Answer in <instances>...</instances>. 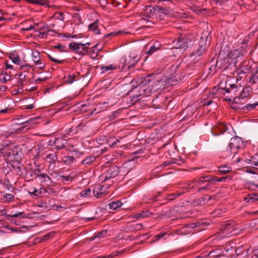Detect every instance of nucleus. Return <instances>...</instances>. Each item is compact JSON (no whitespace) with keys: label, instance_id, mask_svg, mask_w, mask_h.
<instances>
[{"label":"nucleus","instance_id":"f257e3e1","mask_svg":"<svg viewBox=\"0 0 258 258\" xmlns=\"http://www.w3.org/2000/svg\"><path fill=\"white\" fill-rule=\"evenodd\" d=\"M193 37L191 35L181 34L173 41L175 47L178 49H187L189 46L192 45Z\"/></svg>","mask_w":258,"mask_h":258},{"label":"nucleus","instance_id":"f03ea898","mask_svg":"<svg viewBox=\"0 0 258 258\" xmlns=\"http://www.w3.org/2000/svg\"><path fill=\"white\" fill-rule=\"evenodd\" d=\"M210 33L208 31L203 32L202 34L201 39L199 42V47L195 52L190 54L191 57L195 56H200L206 50V42L209 40L210 43L211 36H209Z\"/></svg>","mask_w":258,"mask_h":258},{"label":"nucleus","instance_id":"7ed1b4c3","mask_svg":"<svg viewBox=\"0 0 258 258\" xmlns=\"http://www.w3.org/2000/svg\"><path fill=\"white\" fill-rule=\"evenodd\" d=\"M243 144V142L240 137H235L230 139L229 144V148L231 152L236 153L237 150L240 149Z\"/></svg>","mask_w":258,"mask_h":258},{"label":"nucleus","instance_id":"20e7f679","mask_svg":"<svg viewBox=\"0 0 258 258\" xmlns=\"http://www.w3.org/2000/svg\"><path fill=\"white\" fill-rule=\"evenodd\" d=\"M119 173V167L116 166H111L102 175L104 177V181L116 176Z\"/></svg>","mask_w":258,"mask_h":258},{"label":"nucleus","instance_id":"39448f33","mask_svg":"<svg viewBox=\"0 0 258 258\" xmlns=\"http://www.w3.org/2000/svg\"><path fill=\"white\" fill-rule=\"evenodd\" d=\"M158 3H162L161 5H157V7L159 8L158 9H157V14H163L165 15L168 14L170 11V10L169 9V7H163V5H165V4H163L164 2H167L168 3L167 5H169L170 4H171L172 1L171 0H156Z\"/></svg>","mask_w":258,"mask_h":258},{"label":"nucleus","instance_id":"423d86ee","mask_svg":"<svg viewBox=\"0 0 258 258\" xmlns=\"http://www.w3.org/2000/svg\"><path fill=\"white\" fill-rule=\"evenodd\" d=\"M243 100L242 98H241L239 96L235 97L234 98V100L232 103H231V108L235 110H243L244 108V106L243 105V103L241 102V100Z\"/></svg>","mask_w":258,"mask_h":258},{"label":"nucleus","instance_id":"0eeeda50","mask_svg":"<svg viewBox=\"0 0 258 258\" xmlns=\"http://www.w3.org/2000/svg\"><path fill=\"white\" fill-rule=\"evenodd\" d=\"M25 116H21L20 118H16L14 119L15 121V123L19 125H22V124H25L21 128H19V130H20L21 128H23L25 127H27L28 126H30L32 125V122L33 121V120L35 119L34 118H32L30 119L26 120L23 118H25Z\"/></svg>","mask_w":258,"mask_h":258},{"label":"nucleus","instance_id":"6e6552de","mask_svg":"<svg viewBox=\"0 0 258 258\" xmlns=\"http://www.w3.org/2000/svg\"><path fill=\"white\" fill-rule=\"evenodd\" d=\"M12 154L13 161L15 160L16 163L20 164L21 160H22L23 155L21 149L18 147H15L14 148L12 149Z\"/></svg>","mask_w":258,"mask_h":258},{"label":"nucleus","instance_id":"1a4fd4ad","mask_svg":"<svg viewBox=\"0 0 258 258\" xmlns=\"http://www.w3.org/2000/svg\"><path fill=\"white\" fill-rule=\"evenodd\" d=\"M104 188V186L100 184L95 185L93 189V193L94 196L97 198H102L105 196L107 193L105 192Z\"/></svg>","mask_w":258,"mask_h":258},{"label":"nucleus","instance_id":"9d476101","mask_svg":"<svg viewBox=\"0 0 258 258\" xmlns=\"http://www.w3.org/2000/svg\"><path fill=\"white\" fill-rule=\"evenodd\" d=\"M220 229L223 233L226 234H231L232 235L235 234V233L234 232L235 231V229L234 227L233 223L232 222H228L224 225H222Z\"/></svg>","mask_w":258,"mask_h":258},{"label":"nucleus","instance_id":"9b49d317","mask_svg":"<svg viewBox=\"0 0 258 258\" xmlns=\"http://www.w3.org/2000/svg\"><path fill=\"white\" fill-rule=\"evenodd\" d=\"M81 45H83L82 43H77L72 42L69 45V47L72 52L78 53L79 55H84L85 52L80 50Z\"/></svg>","mask_w":258,"mask_h":258},{"label":"nucleus","instance_id":"f8f14e48","mask_svg":"<svg viewBox=\"0 0 258 258\" xmlns=\"http://www.w3.org/2000/svg\"><path fill=\"white\" fill-rule=\"evenodd\" d=\"M209 225V223H207L206 222H204L203 220H199L196 221L195 223H188L186 224V227L189 228H199L200 227H202L199 229H198L197 231H200L204 230V228L203 227L205 226H207Z\"/></svg>","mask_w":258,"mask_h":258},{"label":"nucleus","instance_id":"ddd939ff","mask_svg":"<svg viewBox=\"0 0 258 258\" xmlns=\"http://www.w3.org/2000/svg\"><path fill=\"white\" fill-rule=\"evenodd\" d=\"M67 144V140L61 138L56 139L54 142V146L56 150L65 148Z\"/></svg>","mask_w":258,"mask_h":258},{"label":"nucleus","instance_id":"4468645a","mask_svg":"<svg viewBox=\"0 0 258 258\" xmlns=\"http://www.w3.org/2000/svg\"><path fill=\"white\" fill-rule=\"evenodd\" d=\"M138 62V61H136L134 59L132 58H129L128 60L126 59L123 64L122 69L130 71L131 69L135 68V66Z\"/></svg>","mask_w":258,"mask_h":258},{"label":"nucleus","instance_id":"2eb2a0df","mask_svg":"<svg viewBox=\"0 0 258 258\" xmlns=\"http://www.w3.org/2000/svg\"><path fill=\"white\" fill-rule=\"evenodd\" d=\"M159 8L157 7V5H155L154 6H146L144 9V11L146 15H148L149 17H151L154 15H156L157 14V9Z\"/></svg>","mask_w":258,"mask_h":258},{"label":"nucleus","instance_id":"dca6fc26","mask_svg":"<svg viewBox=\"0 0 258 258\" xmlns=\"http://www.w3.org/2000/svg\"><path fill=\"white\" fill-rule=\"evenodd\" d=\"M143 227L142 223L132 224L126 226L125 230L126 232H132L141 230Z\"/></svg>","mask_w":258,"mask_h":258},{"label":"nucleus","instance_id":"f3484780","mask_svg":"<svg viewBox=\"0 0 258 258\" xmlns=\"http://www.w3.org/2000/svg\"><path fill=\"white\" fill-rule=\"evenodd\" d=\"M46 160L49 163V167H52L53 168L54 167L55 162L57 159V156L56 153L48 154L46 157Z\"/></svg>","mask_w":258,"mask_h":258},{"label":"nucleus","instance_id":"a211bd4d","mask_svg":"<svg viewBox=\"0 0 258 258\" xmlns=\"http://www.w3.org/2000/svg\"><path fill=\"white\" fill-rule=\"evenodd\" d=\"M197 181V184H198V186H200L203 185L205 183L207 182H211V180L212 179L211 178V175H205L201 176L199 179L196 178Z\"/></svg>","mask_w":258,"mask_h":258},{"label":"nucleus","instance_id":"6ab92c4d","mask_svg":"<svg viewBox=\"0 0 258 258\" xmlns=\"http://www.w3.org/2000/svg\"><path fill=\"white\" fill-rule=\"evenodd\" d=\"M34 174H35V176L34 177V179H36L37 177L43 179L44 181H46L47 179L48 180H50L51 178L49 176H48L45 173H41V171L40 169H36L35 171H34Z\"/></svg>","mask_w":258,"mask_h":258},{"label":"nucleus","instance_id":"aec40b11","mask_svg":"<svg viewBox=\"0 0 258 258\" xmlns=\"http://www.w3.org/2000/svg\"><path fill=\"white\" fill-rule=\"evenodd\" d=\"M252 88L250 86L245 87L243 89L242 91L240 92L239 96L242 99H244L248 97L252 93Z\"/></svg>","mask_w":258,"mask_h":258},{"label":"nucleus","instance_id":"412c9836","mask_svg":"<svg viewBox=\"0 0 258 258\" xmlns=\"http://www.w3.org/2000/svg\"><path fill=\"white\" fill-rule=\"evenodd\" d=\"M211 198L212 197L206 195L198 199L195 203L198 205L204 206L211 199Z\"/></svg>","mask_w":258,"mask_h":258},{"label":"nucleus","instance_id":"4be33fe9","mask_svg":"<svg viewBox=\"0 0 258 258\" xmlns=\"http://www.w3.org/2000/svg\"><path fill=\"white\" fill-rule=\"evenodd\" d=\"M153 215L152 213H149L148 211H141L140 213H133L132 215V218L139 219L141 218L148 217L149 215Z\"/></svg>","mask_w":258,"mask_h":258},{"label":"nucleus","instance_id":"5701e85b","mask_svg":"<svg viewBox=\"0 0 258 258\" xmlns=\"http://www.w3.org/2000/svg\"><path fill=\"white\" fill-rule=\"evenodd\" d=\"M98 20H96L93 23L90 24L88 26L89 31L93 32L96 34H98L100 33V30L98 27Z\"/></svg>","mask_w":258,"mask_h":258},{"label":"nucleus","instance_id":"b1692460","mask_svg":"<svg viewBox=\"0 0 258 258\" xmlns=\"http://www.w3.org/2000/svg\"><path fill=\"white\" fill-rule=\"evenodd\" d=\"M164 100V97L162 95H158L156 98H154L152 100L153 105L156 106V108H159L162 106L164 103L163 101L159 102V100Z\"/></svg>","mask_w":258,"mask_h":258},{"label":"nucleus","instance_id":"393cba45","mask_svg":"<svg viewBox=\"0 0 258 258\" xmlns=\"http://www.w3.org/2000/svg\"><path fill=\"white\" fill-rule=\"evenodd\" d=\"M244 201L246 203L248 202H254L258 201V194L257 193H251L247 195L244 198Z\"/></svg>","mask_w":258,"mask_h":258},{"label":"nucleus","instance_id":"a878e982","mask_svg":"<svg viewBox=\"0 0 258 258\" xmlns=\"http://www.w3.org/2000/svg\"><path fill=\"white\" fill-rule=\"evenodd\" d=\"M96 159V157L93 155L88 156L86 158L83 160L81 162L82 165H90L93 163Z\"/></svg>","mask_w":258,"mask_h":258},{"label":"nucleus","instance_id":"bb28decb","mask_svg":"<svg viewBox=\"0 0 258 258\" xmlns=\"http://www.w3.org/2000/svg\"><path fill=\"white\" fill-rule=\"evenodd\" d=\"M197 183L196 179L195 178V179H194L192 180H190V181L186 182L185 185V188L187 189H194L195 188L199 187L198 184H197Z\"/></svg>","mask_w":258,"mask_h":258},{"label":"nucleus","instance_id":"cd10ccee","mask_svg":"<svg viewBox=\"0 0 258 258\" xmlns=\"http://www.w3.org/2000/svg\"><path fill=\"white\" fill-rule=\"evenodd\" d=\"M122 205L120 201H113L108 204L109 208L112 210H116L120 208Z\"/></svg>","mask_w":258,"mask_h":258},{"label":"nucleus","instance_id":"c85d7f7f","mask_svg":"<svg viewBox=\"0 0 258 258\" xmlns=\"http://www.w3.org/2000/svg\"><path fill=\"white\" fill-rule=\"evenodd\" d=\"M18 75V81L16 85L17 87H22L23 86V82L26 79V75L20 73L19 75L16 74V76Z\"/></svg>","mask_w":258,"mask_h":258},{"label":"nucleus","instance_id":"c756f323","mask_svg":"<svg viewBox=\"0 0 258 258\" xmlns=\"http://www.w3.org/2000/svg\"><path fill=\"white\" fill-rule=\"evenodd\" d=\"M97 68H100L102 73H104L107 71H108L111 70H115L116 69V67L115 66H113V64H110L107 66H97Z\"/></svg>","mask_w":258,"mask_h":258},{"label":"nucleus","instance_id":"7c9ffc66","mask_svg":"<svg viewBox=\"0 0 258 258\" xmlns=\"http://www.w3.org/2000/svg\"><path fill=\"white\" fill-rule=\"evenodd\" d=\"M202 63H199V60L195 61L194 63H190L187 65V67L191 70H197L201 68Z\"/></svg>","mask_w":258,"mask_h":258},{"label":"nucleus","instance_id":"2f4dec72","mask_svg":"<svg viewBox=\"0 0 258 258\" xmlns=\"http://www.w3.org/2000/svg\"><path fill=\"white\" fill-rule=\"evenodd\" d=\"M10 58L12 60L14 63L19 64L21 60L20 59L18 54L14 52L11 53L10 55Z\"/></svg>","mask_w":258,"mask_h":258},{"label":"nucleus","instance_id":"473e14b6","mask_svg":"<svg viewBox=\"0 0 258 258\" xmlns=\"http://www.w3.org/2000/svg\"><path fill=\"white\" fill-rule=\"evenodd\" d=\"M142 95L143 94L141 91H140V93L133 94L131 98V101H132L133 103L139 102L142 99L141 97L142 96Z\"/></svg>","mask_w":258,"mask_h":258},{"label":"nucleus","instance_id":"72a5a7b5","mask_svg":"<svg viewBox=\"0 0 258 258\" xmlns=\"http://www.w3.org/2000/svg\"><path fill=\"white\" fill-rule=\"evenodd\" d=\"M231 167L227 166H223L219 167L218 171L221 174H225L231 171Z\"/></svg>","mask_w":258,"mask_h":258},{"label":"nucleus","instance_id":"f704fd0d","mask_svg":"<svg viewBox=\"0 0 258 258\" xmlns=\"http://www.w3.org/2000/svg\"><path fill=\"white\" fill-rule=\"evenodd\" d=\"M39 54V52L38 51L33 52L32 54L33 60L36 64H38L40 60V57Z\"/></svg>","mask_w":258,"mask_h":258},{"label":"nucleus","instance_id":"c9c22d12","mask_svg":"<svg viewBox=\"0 0 258 258\" xmlns=\"http://www.w3.org/2000/svg\"><path fill=\"white\" fill-rule=\"evenodd\" d=\"M30 196L34 199L40 198V196L39 195L38 189L34 187L33 191H28Z\"/></svg>","mask_w":258,"mask_h":258},{"label":"nucleus","instance_id":"e433bc0d","mask_svg":"<svg viewBox=\"0 0 258 258\" xmlns=\"http://www.w3.org/2000/svg\"><path fill=\"white\" fill-rule=\"evenodd\" d=\"M258 105V102L254 103L253 104H247V105L244 106V108L243 109V111H250L252 110L255 108L256 106Z\"/></svg>","mask_w":258,"mask_h":258},{"label":"nucleus","instance_id":"4c0bfd02","mask_svg":"<svg viewBox=\"0 0 258 258\" xmlns=\"http://www.w3.org/2000/svg\"><path fill=\"white\" fill-rule=\"evenodd\" d=\"M227 176H225V177H217L216 176H213V175H211V178L212 179V180H211V183H213L214 184V182H217V181H218V182H222V181H225V180L227 178Z\"/></svg>","mask_w":258,"mask_h":258},{"label":"nucleus","instance_id":"58836bf2","mask_svg":"<svg viewBox=\"0 0 258 258\" xmlns=\"http://www.w3.org/2000/svg\"><path fill=\"white\" fill-rule=\"evenodd\" d=\"M211 182H208L205 186H202L198 188V192H201L202 190H210L212 188Z\"/></svg>","mask_w":258,"mask_h":258},{"label":"nucleus","instance_id":"ea45409f","mask_svg":"<svg viewBox=\"0 0 258 258\" xmlns=\"http://www.w3.org/2000/svg\"><path fill=\"white\" fill-rule=\"evenodd\" d=\"M235 252L236 256H242L243 255H246L244 253V248L243 246H239L235 248Z\"/></svg>","mask_w":258,"mask_h":258},{"label":"nucleus","instance_id":"a19ab883","mask_svg":"<svg viewBox=\"0 0 258 258\" xmlns=\"http://www.w3.org/2000/svg\"><path fill=\"white\" fill-rule=\"evenodd\" d=\"M140 58V55L137 52H132L129 56V58H132L136 61H139Z\"/></svg>","mask_w":258,"mask_h":258},{"label":"nucleus","instance_id":"79ce46f5","mask_svg":"<svg viewBox=\"0 0 258 258\" xmlns=\"http://www.w3.org/2000/svg\"><path fill=\"white\" fill-rule=\"evenodd\" d=\"M4 153V157L6 160L13 161L12 150L11 151H5Z\"/></svg>","mask_w":258,"mask_h":258},{"label":"nucleus","instance_id":"37998d69","mask_svg":"<svg viewBox=\"0 0 258 258\" xmlns=\"http://www.w3.org/2000/svg\"><path fill=\"white\" fill-rule=\"evenodd\" d=\"M186 112V115L184 116L183 118H182L183 120H187L189 117L192 116V115L194 114V112L192 110H190L188 108H186L185 110L183 111L184 112Z\"/></svg>","mask_w":258,"mask_h":258},{"label":"nucleus","instance_id":"c03bdc74","mask_svg":"<svg viewBox=\"0 0 258 258\" xmlns=\"http://www.w3.org/2000/svg\"><path fill=\"white\" fill-rule=\"evenodd\" d=\"M217 128L219 130L221 134L226 132L227 130L226 125L223 123H221L218 124Z\"/></svg>","mask_w":258,"mask_h":258},{"label":"nucleus","instance_id":"a18cd8bd","mask_svg":"<svg viewBox=\"0 0 258 258\" xmlns=\"http://www.w3.org/2000/svg\"><path fill=\"white\" fill-rule=\"evenodd\" d=\"M218 87L219 89H220L221 90H225L226 93H230V88H229L227 86V81L225 83V86H224V84L223 83L221 82L218 84Z\"/></svg>","mask_w":258,"mask_h":258},{"label":"nucleus","instance_id":"49530a36","mask_svg":"<svg viewBox=\"0 0 258 258\" xmlns=\"http://www.w3.org/2000/svg\"><path fill=\"white\" fill-rule=\"evenodd\" d=\"M36 5L44 6L46 7H50L49 5V1L47 0H36Z\"/></svg>","mask_w":258,"mask_h":258},{"label":"nucleus","instance_id":"de8ad7c7","mask_svg":"<svg viewBox=\"0 0 258 258\" xmlns=\"http://www.w3.org/2000/svg\"><path fill=\"white\" fill-rule=\"evenodd\" d=\"M182 194V193H181V192L171 194L168 195L167 199L169 201H172V200H174L175 198H176L177 197L181 195Z\"/></svg>","mask_w":258,"mask_h":258},{"label":"nucleus","instance_id":"09e8293b","mask_svg":"<svg viewBox=\"0 0 258 258\" xmlns=\"http://www.w3.org/2000/svg\"><path fill=\"white\" fill-rule=\"evenodd\" d=\"M90 42H88L86 43H82L84 45H81L82 46V50L81 51H83V52H85V54L89 52L90 51V48H89V46L90 45Z\"/></svg>","mask_w":258,"mask_h":258},{"label":"nucleus","instance_id":"8fccbe9b","mask_svg":"<svg viewBox=\"0 0 258 258\" xmlns=\"http://www.w3.org/2000/svg\"><path fill=\"white\" fill-rule=\"evenodd\" d=\"M258 74V71H256L255 74H253L252 76L250 78L249 83L251 84H254L256 83V80H258V76L257 75Z\"/></svg>","mask_w":258,"mask_h":258},{"label":"nucleus","instance_id":"3c124183","mask_svg":"<svg viewBox=\"0 0 258 258\" xmlns=\"http://www.w3.org/2000/svg\"><path fill=\"white\" fill-rule=\"evenodd\" d=\"M91 189L89 188H86L85 189L82 190L80 192V195L81 197H86L89 196L91 194Z\"/></svg>","mask_w":258,"mask_h":258},{"label":"nucleus","instance_id":"603ef678","mask_svg":"<svg viewBox=\"0 0 258 258\" xmlns=\"http://www.w3.org/2000/svg\"><path fill=\"white\" fill-rule=\"evenodd\" d=\"M4 199L7 202H12L14 200V196L10 194H6L3 196Z\"/></svg>","mask_w":258,"mask_h":258},{"label":"nucleus","instance_id":"864d4df0","mask_svg":"<svg viewBox=\"0 0 258 258\" xmlns=\"http://www.w3.org/2000/svg\"><path fill=\"white\" fill-rule=\"evenodd\" d=\"M148 45H150V47L149 50L147 52V54L152 55L154 52L158 50V49H156V47H155V46H153L151 45V42H150L148 44Z\"/></svg>","mask_w":258,"mask_h":258},{"label":"nucleus","instance_id":"5fc2aeb1","mask_svg":"<svg viewBox=\"0 0 258 258\" xmlns=\"http://www.w3.org/2000/svg\"><path fill=\"white\" fill-rule=\"evenodd\" d=\"M247 163L258 166V159L255 157H252L251 159H247Z\"/></svg>","mask_w":258,"mask_h":258},{"label":"nucleus","instance_id":"6e6d98bb","mask_svg":"<svg viewBox=\"0 0 258 258\" xmlns=\"http://www.w3.org/2000/svg\"><path fill=\"white\" fill-rule=\"evenodd\" d=\"M141 92L143 94L142 96H149L152 94V90L149 88L143 89Z\"/></svg>","mask_w":258,"mask_h":258},{"label":"nucleus","instance_id":"4d7b16f0","mask_svg":"<svg viewBox=\"0 0 258 258\" xmlns=\"http://www.w3.org/2000/svg\"><path fill=\"white\" fill-rule=\"evenodd\" d=\"M75 160H76V159L73 156H66L65 157L64 162L68 164H70V163L75 162Z\"/></svg>","mask_w":258,"mask_h":258},{"label":"nucleus","instance_id":"13d9d810","mask_svg":"<svg viewBox=\"0 0 258 258\" xmlns=\"http://www.w3.org/2000/svg\"><path fill=\"white\" fill-rule=\"evenodd\" d=\"M36 169H30L27 171V175H29L30 177L31 178L30 180H33V179H34V177L35 176V174H34V171Z\"/></svg>","mask_w":258,"mask_h":258},{"label":"nucleus","instance_id":"bf43d9fd","mask_svg":"<svg viewBox=\"0 0 258 258\" xmlns=\"http://www.w3.org/2000/svg\"><path fill=\"white\" fill-rule=\"evenodd\" d=\"M54 47V48H57L60 52H68V50L63 49L66 48V46L63 45L60 43H58L56 46Z\"/></svg>","mask_w":258,"mask_h":258},{"label":"nucleus","instance_id":"052dcab7","mask_svg":"<svg viewBox=\"0 0 258 258\" xmlns=\"http://www.w3.org/2000/svg\"><path fill=\"white\" fill-rule=\"evenodd\" d=\"M101 110V106L100 104H98L96 107L92 111L91 114L92 115L97 114V113L100 112Z\"/></svg>","mask_w":258,"mask_h":258},{"label":"nucleus","instance_id":"680f3d73","mask_svg":"<svg viewBox=\"0 0 258 258\" xmlns=\"http://www.w3.org/2000/svg\"><path fill=\"white\" fill-rule=\"evenodd\" d=\"M54 234H55V233L53 232H51L48 233L47 234L43 236L42 239L43 240H48L50 237H53L54 235Z\"/></svg>","mask_w":258,"mask_h":258},{"label":"nucleus","instance_id":"e2e57ef3","mask_svg":"<svg viewBox=\"0 0 258 258\" xmlns=\"http://www.w3.org/2000/svg\"><path fill=\"white\" fill-rule=\"evenodd\" d=\"M4 186L6 187L9 190L12 187V184L10 183V180L9 179H5Z\"/></svg>","mask_w":258,"mask_h":258},{"label":"nucleus","instance_id":"0e129e2a","mask_svg":"<svg viewBox=\"0 0 258 258\" xmlns=\"http://www.w3.org/2000/svg\"><path fill=\"white\" fill-rule=\"evenodd\" d=\"M47 188L41 187L38 189L39 195L40 196V198L43 196H45V194H46Z\"/></svg>","mask_w":258,"mask_h":258},{"label":"nucleus","instance_id":"69168bd1","mask_svg":"<svg viewBox=\"0 0 258 258\" xmlns=\"http://www.w3.org/2000/svg\"><path fill=\"white\" fill-rule=\"evenodd\" d=\"M6 228L10 230L12 232H22V230L19 229L18 228L16 227H10L8 226H7L5 227Z\"/></svg>","mask_w":258,"mask_h":258},{"label":"nucleus","instance_id":"338daca9","mask_svg":"<svg viewBox=\"0 0 258 258\" xmlns=\"http://www.w3.org/2000/svg\"><path fill=\"white\" fill-rule=\"evenodd\" d=\"M107 234V231L106 230H102V231H100L98 233H97L96 237L100 238V237H103L105 236Z\"/></svg>","mask_w":258,"mask_h":258},{"label":"nucleus","instance_id":"774afa93","mask_svg":"<svg viewBox=\"0 0 258 258\" xmlns=\"http://www.w3.org/2000/svg\"><path fill=\"white\" fill-rule=\"evenodd\" d=\"M56 191L54 188L51 187L47 188L46 194H48L49 195H56Z\"/></svg>","mask_w":258,"mask_h":258}]
</instances>
